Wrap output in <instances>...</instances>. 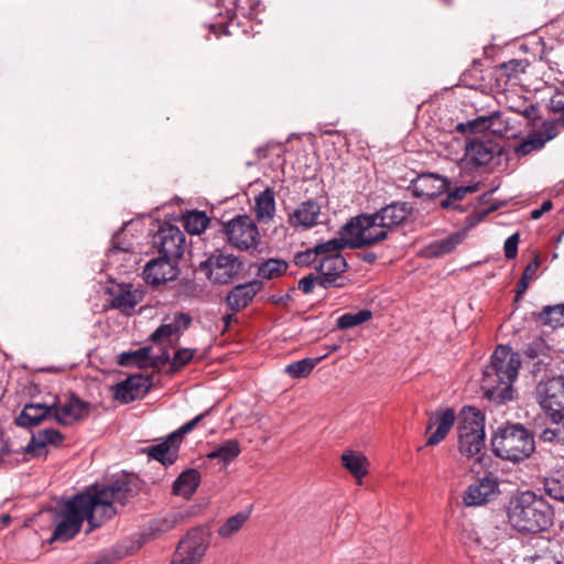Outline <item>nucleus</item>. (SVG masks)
I'll use <instances>...</instances> for the list:
<instances>
[{
    "label": "nucleus",
    "mask_w": 564,
    "mask_h": 564,
    "mask_svg": "<svg viewBox=\"0 0 564 564\" xmlns=\"http://www.w3.org/2000/svg\"><path fill=\"white\" fill-rule=\"evenodd\" d=\"M520 366V354L508 345H499L482 371L484 398L496 405L511 401L514 392L512 383L518 378Z\"/></svg>",
    "instance_id": "obj_1"
},
{
    "label": "nucleus",
    "mask_w": 564,
    "mask_h": 564,
    "mask_svg": "<svg viewBox=\"0 0 564 564\" xmlns=\"http://www.w3.org/2000/svg\"><path fill=\"white\" fill-rule=\"evenodd\" d=\"M142 487L143 481L137 474L120 471L111 475L107 482H95L85 487L83 491L107 523L118 513L116 503L127 506L140 494Z\"/></svg>",
    "instance_id": "obj_2"
},
{
    "label": "nucleus",
    "mask_w": 564,
    "mask_h": 564,
    "mask_svg": "<svg viewBox=\"0 0 564 564\" xmlns=\"http://www.w3.org/2000/svg\"><path fill=\"white\" fill-rule=\"evenodd\" d=\"M507 517L517 532L533 535L545 532L553 525L554 509L544 497L527 490L511 497Z\"/></svg>",
    "instance_id": "obj_3"
},
{
    "label": "nucleus",
    "mask_w": 564,
    "mask_h": 564,
    "mask_svg": "<svg viewBox=\"0 0 564 564\" xmlns=\"http://www.w3.org/2000/svg\"><path fill=\"white\" fill-rule=\"evenodd\" d=\"M54 521L56 525L50 542L70 541L80 532L85 521L88 523L87 534L105 524L84 491L63 500L54 514Z\"/></svg>",
    "instance_id": "obj_4"
},
{
    "label": "nucleus",
    "mask_w": 564,
    "mask_h": 564,
    "mask_svg": "<svg viewBox=\"0 0 564 564\" xmlns=\"http://www.w3.org/2000/svg\"><path fill=\"white\" fill-rule=\"evenodd\" d=\"M491 449L503 460L522 462L535 451L534 433L521 423L506 422L492 433Z\"/></svg>",
    "instance_id": "obj_5"
},
{
    "label": "nucleus",
    "mask_w": 564,
    "mask_h": 564,
    "mask_svg": "<svg viewBox=\"0 0 564 564\" xmlns=\"http://www.w3.org/2000/svg\"><path fill=\"white\" fill-rule=\"evenodd\" d=\"M198 269L214 284L225 285L245 278L246 264L238 256L216 250L199 263Z\"/></svg>",
    "instance_id": "obj_6"
},
{
    "label": "nucleus",
    "mask_w": 564,
    "mask_h": 564,
    "mask_svg": "<svg viewBox=\"0 0 564 564\" xmlns=\"http://www.w3.org/2000/svg\"><path fill=\"white\" fill-rule=\"evenodd\" d=\"M367 217H371V214L351 217L338 231L341 236H351V249L371 248L387 240L391 234L387 228L379 227L378 219L369 225Z\"/></svg>",
    "instance_id": "obj_7"
},
{
    "label": "nucleus",
    "mask_w": 564,
    "mask_h": 564,
    "mask_svg": "<svg viewBox=\"0 0 564 564\" xmlns=\"http://www.w3.org/2000/svg\"><path fill=\"white\" fill-rule=\"evenodd\" d=\"M223 231L230 246L241 251L257 250L261 236L257 224L249 215H238L223 224Z\"/></svg>",
    "instance_id": "obj_8"
},
{
    "label": "nucleus",
    "mask_w": 564,
    "mask_h": 564,
    "mask_svg": "<svg viewBox=\"0 0 564 564\" xmlns=\"http://www.w3.org/2000/svg\"><path fill=\"white\" fill-rule=\"evenodd\" d=\"M534 399L543 413L562 417L564 413V375L541 379L534 389Z\"/></svg>",
    "instance_id": "obj_9"
},
{
    "label": "nucleus",
    "mask_w": 564,
    "mask_h": 564,
    "mask_svg": "<svg viewBox=\"0 0 564 564\" xmlns=\"http://www.w3.org/2000/svg\"><path fill=\"white\" fill-rule=\"evenodd\" d=\"M209 545V533L194 528L178 542L171 564H199Z\"/></svg>",
    "instance_id": "obj_10"
},
{
    "label": "nucleus",
    "mask_w": 564,
    "mask_h": 564,
    "mask_svg": "<svg viewBox=\"0 0 564 564\" xmlns=\"http://www.w3.org/2000/svg\"><path fill=\"white\" fill-rule=\"evenodd\" d=\"M185 235L169 221H156V230L152 235L151 245L160 256L180 260L185 251Z\"/></svg>",
    "instance_id": "obj_11"
},
{
    "label": "nucleus",
    "mask_w": 564,
    "mask_h": 564,
    "mask_svg": "<svg viewBox=\"0 0 564 564\" xmlns=\"http://www.w3.org/2000/svg\"><path fill=\"white\" fill-rule=\"evenodd\" d=\"M413 210L411 203L394 200L371 213V217H367V219L369 225L375 224V220L378 219L379 227L387 228L392 234L406 224Z\"/></svg>",
    "instance_id": "obj_12"
},
{
    "label": "nucleus",
    "mask_w": 564,
    "mask_h": 564,
    "mask_svg": "<svg viewBox=\"0 0 564 564\" xmlns=\"http://www.w3.org/2000/svg\"><path fill=\"white\" fill-rule=\"evenodd\" d=\"M499 492L497 476L487 471L467 487L464 491L463 501L467 507H478L494 500Z\"/></svg>",
    "instance_id": "obj_13"
},
{
    "label": "nucleus",
    "mask_w": 564,
    "mask_h": 564,
    "mask_svg": "<svg viewBox=\"0 0 564 564\" xmlns=\"http://www.w3.org/2000/svg\"><path fill=\"white\" fill-rule=\"evenodd\" d=\"M466 156L475 167L488 165L496 156L507 154L503 145L498 143L492 137L484 135L475 138L466 144Z\"/></svg>",
    "instance_id": "obj_14"
},
{
    "label": "nucleus",
    "mask_w": 564,
    "mask_h": 564,
    "mask_svg": "<svg viewBox=\"0 0 564 564\" xmlns=\"http://www.w3.org/2000/svg\"><path fill=\"white\" fill-rule=\"evenodd\" d=\"M152 387V375H131L113 386V398L122 404H129L144 398Z\"/></svg>",
    "instance_id": "obj_15"
},
{
    "label": "nucleus",
    "mask_w": 564,
    "mask_h": 564,
    "mask_svg": "<svg viewBox=\"0 0 564 564\" xmlns=\"http://www.w3.org/2000/svg\"><path fill=\"white\" fill-rule=\"evenodd\" d=\"M52 405L54 406L53 417L63 426L86 420L91 410V404L80 399L74 392L67 397L64 403L59 404L58 402H54Z\"/></svg>",
    "instance_id": "obj_16"
},
{
    "label": "nucleus",
    "mask_w": 564,
    "mask_h": 564,
    "mask_svg": "<svg viewBox=\"0 0 564 564\" xmlns=\"http://www.w3.org/2000/svg\"><path fill=\"white\" fill-rule=\"evenodd\" d=\"M451 182L447 177L434 173L417 175L409 184L408 189L417 198L431 200L449 189Z\"/></svg>",
    "instance_id": "obj_17"
},
{
    "label": "nucleus",
    "mask_w": 564,
    "mask_h": 564,
    "mask_svg": "<svg viewBox=\"0 0 564 564\" xmlns=\"http://www.w3.org/2000/svg\"><path fill=\"white\" fill-rule=\"evenodd\" d=\"M180 273L178 260L166 256L150 260L144 268L143 275L148 284L159 286L173 281Z\"/></svg>",
    "instance_id": "obj_18"
},
{
    "label": "nucleus",
    "mask_w": 564,
    "mask_h": 564,
    "mask_svg": "<svg viewBox=\"0 0 564 564\" xmlns=\"http://www.w3.org/2000/svg\"><path fill=\"white\" fill-rule=\"evenodd\" d=\"M108 293L112 296L109 307L120 311L126 316H131L135 306L144 297V292L135 289L131 283L117 284L108 289Z\"/></svg>",
    "instance_id": "obj_19"
},
{
    "label": "nucleus",
    "mask_w": 564,
    "mask_h": 564,
    "mask_svg": "<svg viewBox=\"0 0 564 564\" xmlns=\"http://www.w3.org/2000/svg\"><path fill=\"white\" fill-rule=\"evenodd\" d=\"M263 289L261 280H251L231 288L225 297L229 312H240L249 306L256 295Z\"/></svg>",
    "instance_id": "obj_20"
},
{
    "label": "nucleus",
    "mask_w": 564,
    "mask_h": 564,
    "mask_svg": "<svg viewBox=\"0 0 564 564\" xmlns=\"http://www.w3.org/2000/svg\"><path fill=\"white\" fill-rule=\"evenodd\" d=\"M456 419L458 420V415H456V412L453 408H447L444 411H436L430 417L426 433H429L434 425H437V427L427 437L426 446H434L441 443L454 426Z\"/></svg>",
    "instance_id": "obj_21"
},
{
    "label": "nucleus",
    "mask_w": 564,
    "mask_h": 564,
    "mask_svg": "<svg viewBox=\"0 0 564 564\" xmlns=\"http://www.w3.org/2000/svg\"><path fill=\"white\" fill-rule=\"evenodd\" d=\"M321 214V205L315 199H307L297 205V207L289 214V224L293 228H313L318 224Z\"/></svg>",
    "instance_id": "obj_22"
},
{
    "label": "nucleus",
    "mask_w": 564,
    "mask_h": 564,
    "mask_svg": "<svg viewBox=\"0 0 564 564\" xmlns=\"http://www.w3.org/2000/svg\"><path fill=\"white\" fill-rule=\"evenodd\" d=\"M54 406L44 403H28L14 419V424L24 429L39 426L45 420L53 417Z\"/></svg>",
    "instance_id": "obj_23"
},
{
    "label": "nucleus",
    "mask_w": 564,
    "mask_h": 564,
    "mask_svg": "<svg viewBox=\"0 0 564 564\" xmlns=\"http://www.w3.org/2000/svg\"><path fill=\"white\" fill-rule=\"evenodd\" d=\"M458 435L485 433V414L473 405H464L458 413Z\"/></svg>",
    "instance_id": "obj_24"
},
{
    "label": "nucleus",
    "mask_w": 564,
    "mask_h": 564,
    "mask_svg": "<svg viewBox=\"0 0 564 564\" xmlns=\"http://www.w3.org/2000/svg\"><path fill=\"white\" fill-rule=\"evenodd\" d=\"M200 473L195 468H188L182 471L174 480L172 494L189 499L197 490L200 484Z\"/></svg>",
    "instance_id": "obj_25"
},
{
    "label": "nucleus",
    "mask_w": 564,
    "mask_h": 564,
    "mask_svg": "<svg viewBox=\"0 0 564 564\" xmlns=\"http://www.w3.org/2000/svg\"><path fill=\"white\" fill-rule=\"evenodd\" d=\"M530 319L553 329L564 326V303L545 305L540 312H532Z\"/></svg>",
    "instance_id": "obj_26"
},
{
    "label": "nucleus",
    "mask_w": 564,
    "mask_h": 564,
    "mask_svg": "<svg viewBox=\"0 0 564 564\" xmlns=\"http://www.w3.org/2000/svg\"><path fill=\"white\" fill-rule=\"evenodd\" d=\"M545 426L539 433V440L543 443L563 444L564 443V413L562 417L552 413H544Z\"/></svg>",
    "instance_id": "obj_27"
},
{
    "label": "nucleus",
    "mask_w": 564,
    "mask_h": 564,
    "mask_svg": "<svg viewBox=\"0 0 564 564\" xmlns=\"http://www.w3.org/2000/svg\"><path fill=\"white\" fill-rule=\"evenodd\" d=\"M348 270V263L343 254H328L318 258L315 271L321 278H332L345 273Z\"/></svg>",
    "instance_id": "obj_28"
},
{
    "label": "nucleus",
    "mask_w": 564,
    "mask_h": 564,
    "mask_svg": "<svg viewBox=\"0 0 564 564\" xmlns=\"http://www.w3.org/2000/svg\"><path fill=\"white\" fill-rule=\"evenodd\" d=\"M254 213L258 221H270L275 213L274 191L267 187L256 197Z\"/></svg>",
    "instance_id": "obj_29"
},
{
    "label": "nucleus",
    "mask_w": 564,
    "mask_h": 564,
    "mask_svg": "<svg viewBox=\"0 0 564 564\" xmlns=\"http://www.w3.org/2000/svg\"><path fill=\"white\" fill-rule=\"evenodd\" d=\"M542 485L550 498L564 503V467L551 470L544 477Z\"/></svg>",
    "instance_id": "obj_30"
},
{
    "label": "nucleus",
    "mask_w": 564,
    "mask_h": 564,
    "mask_svg": "<svg viewBox=\"0 0 564 564\" xmlns=\"http://www.w3.org/2000/svg\"><path fill=\"white\" fill-rule=\"evenodd\" d=\"M485 433H463L458 435V451L459 453L471 458L481 453L485 448Z\"/></svg>",
    "instance_id": "obj_31"
},
{
    "label": "nucleus",
    "mask_w": 564,
    "mask_h": 564,
    "mask_svg": "<svg viewBox=\"0 0 564 564\" xmlns=\"http://www.w3.org/2000/svg\"><path fill=\"white\" fill-rule=\"evenodd\" d=\"M343 466L356 478L358 482H361V478L368 474L367 457L358 452L348 451L341 455Z\"/></svg>",
    "instance_id": "obj_32"
},
{
    "label": "nucleus",
    "mask_w": 564,
    "mask_h": 564,
    "mask_svg": "<svg viewBox=\"0 0 564 564\" xmlns=\"http://www.w3.org/2000/svg\"><path fill=\"white\" fill-rule=\"evenodd\" d=\"M530 62L527 58H512L496 66L497 80L505 79V83L519 78L523 74Z\"/></svg>",
    "instance_id": "obj_33"
},
{
    "label": "nucleus",
    "mask_w": 564,
    "mask_h": 564,
    "mask_svg": "<svg viewBox=\"0 0 564 564\" xmlns=\"http://www.w3.org/2000/svg\"><path fill=\"white\" fill-rule=\"evenodd\" d=\"M143 453L161 463L164 467L172 466L178 458L175 449H172L163 438H161V443L143 448Z\"/></svg>",
    "instance_id": "obj_34"
},
{
    "label": "nucleus",
    "mask_w": 564,
    "mask_h": 564,
    "mask_svg": "<svg viewBox=\"0 0 564 564\" xmlns=\"http://www.w3.org/2000/svg\"><path fill=\"white\" fill-rule=\"evenodd\" d=\"M151 346H143L137 350L123 351L119 355L118 365L122 367L137 366L140 369L149 367Z\"/></svg>",
    "instance_id": "obj_35"
},
{
    "label": "nucleus",
    "mask_w": 564,
    "mask_h": 564,
    "mask_svg": "<svg viewBox=\"0 0 564 564\" xmlns=\"http://www.w3.org/2000/svg\"><path fill=\"white\" fill-rule=\"evenodd\" d=\"M241 453L240 444L237 440H227L220 445L216 446L214 451L207 454L209 459H219L225 465L231 463Z\"/></svg>",
    "instance_id": "obj_36"
},
{
    "label": "nucleus",
    "mask_w": 564,
    "mask_h": 564,
    "mask_svg": "<svg viewBox=\"0 0 564 564\" xmlns=\"http://www.w3.org/2000/svg\"><path fill=\"white\" fill-rule=\"evenodd\" d=\"M182 221L185 230L189 235H200L207 228L210 219L205 212L187 210L182 216Z\"/></svg>",
    "instance_id": "obj_37"
},
{
    "label": "nucleus",
    "mask_w": 564,
    "mask_h": 564,
    "mask_svg": "<svg viewBox=\"0 0 564 564\" xmlns=\"http://www.w3.org/2000/svg\"><path fill=\"white\" fill-rule=\"evenodd\" d=\"M463 241V235L452 234L444 239L435 240L426 248L431 257H441L451 253Z\"/></svg>",
    "instance_id": "obj_38"
},
{
    "label": "nucleus",
    "mask_w": 564,
    "mask_h": 564,
    "mask_svg": "<svg viewBox=\"0 0 564 564\" xmlns=\"http://www.w3.org/2000/svg\"><path fill=\"white\" fill-rule=\"evenodd\" d=\"M333 238L324 242L316 243L315 253L322 258L328 254H341L340 251L348 247L351 249V236H341Z\"/></svg>",
    "instance_id": "obj_39"
},
{
    "label": "nucleus",
    "mask_w": 564,
    "mask_h": 564,
    "mask_svg": "<svg viewBox=\"0 0 564 564\" xmlns=\"http://www.w3.org/2000/svg\"><path fill=\"white\" fill-rule=\"evenodd\" d=\"M289 268V263L282 259L270 258L258 265L257 275L261 279H275L283 275Z\"/></svg>",
    "instance_id": "obj_40"
},
{
    "label": "nucleus",
    "mask_w": 564,
    "mask_h": 564,
    "mask_svg": "<svg viewBox=\"0 0 564 564\" xmlns=\"http://www.w3.org/2000/svg\"><path fill=\"white\" fill-rule=\"evenodd\" d=\"M323 358L324 357L303 358L299 361L291 362L285 367V372L294 379L306 378Z\"/></svg>",
    "instance_id": "obj_41"
},
{
    "label": "nucleus",
    "mask_w": 564,
    "mask_h": 564,
    "mask_svg": "<svg viewBox=\"0 0 564 564\" xmlns=\"http://www.w3.org/2000/svg\"><path fill=\"white\" fill-rule=\"evenodd\" d=\"M250 511H240L229 517L218 529L217 533L220 538L227 539L237 533L245 522L249 519Z\"/></svg>",
    "instance_id": "obj_42"
},
{
    "label": "nucleus",
    "mask_w": 564,
    "mask_h": 564,
    "mask_svg": "<svg viewBox=\"0 0 564 564\" xmlns=\"http://www.w3.org/2000/svg\"><path fill=\"white\" fill-rule=\"evenodd\" d=\"M491 119L487 116H479L473 120L466 122H459L455 127V131L467 134V133H481L490 129Z\"/></svg>",
    "instance_id": "obj_43"
},
{
    "label": "nucleus",
    "mask_w": 564,
    "mask_h": 564,
    "mask_svg": "<svg viewBox=\"0 0 564 564\" xmlns=\"http://www.w3.org/2000/svg\"><path fill=\"white\" fill-rule=\"evenodd\" d=\"M372 317L370 310H360L356 313H345L337 318V327L339 329H348L356 327Z\"/></svg>",
    "instance_id": "obj_44"
},
{
    "label": "nucleus",
    "mask_w": 564,
    "mask_h": 564,
    "mask_svg": "<svg viewBox=\"0 0 564 564\" xmlns=\"http://www.w3.org/2000/svg\"><path fill=\"white\" fill-rule=\"evenodd\" d=\"M540 263V256L536 253L533 259L525 265L521 278L517 283L518 297H522V295L527 292L530 281L534 278Z\"/></svg>",
    "instance_id": "obj_45"
},
{
    "label": "nucleus",
    "mask_w": 564,
    "mask_h": 564,
    "mask_svg": "<svg viewBox=\"0 0 564 564\" xmlns=\"http://www.w3.org/2000/svg\"><path fill=\"white\" fill-rule=\"evenodd\" d=\"M556 135V127L547 124L543 131L532 132L525 139L529 147L534 150H540L544 144Z\"/></svg>",
    "instance_id": "obj_46"
},
{
    "label": "nucleus",
    "mask_w": 564,
    "mask_h": 564,
    "mask_svg": "<svg viewBox=\"0 0 564 564\" xmlns=\"http://www.w3.org/2000/svg\"><path fill=\"white\" fill-rule=\"evenodd\" d=\"M195 348H180L174 352L171 360V367L167 373H176L188 365L195 357Z\"/></svg>",
    "instance_id": "obj_47"
},
{
    "label": "nucleus",
    "mask_w": 564,
    "mask_h": 564,
    "mask_svg": "<svg viewBox=\"0 0 564 564\" xmlns=\"http://www.w3.org/2000/svg\"><path fill=\"white\" fill-rule=\"evenodd\" d=\"M547 350H549V346L545 343V340L541 337H538L524 347L523 355H524V357L533 360L541 356L549 357Z\"/></svg>",
    "instance_id": "obj_48"
},
{
    "label": "nucleus",
    "mask_w": 564,
    "mask_h": 564,
    "mask_svg": "<svg viewBox=\"0 0 564 564\" xmlns=\"http://www.w3.org/2000/svg\"><path fill=\"white\" fill-rule=\"evenodd\" d=\"M509 110L522 115L528 120H535L538 118V108L535 105L528 102L527 99L519 98L517 104L508 106Z\"/></svg>",
    "instance_id": "obj_49"
},
{
    "label": "nucleus",
    "mask_w": 564,
    "mask_h": 564,
    "mask_svg": "<svg viewBox=\"0 0 564 564\" xmlns=\"http://www.w3.org/2000/svg\"><path fill=\"white\" fill-rule=\"evenodd\" d=\"M315 285L325 289V285H327V279L321 278L318 274L310 273L299 281L297 288L304 294H310L313 292Z\"/></svg>",
    "instance_id": "obj_50"
},
{
    "label": "nucleus",
    "mask_w": 564,
    "mask_h": 564,
    "mask_svg": "<svg viewBox=\"0 0 564 564\" xmlns=\"http://www.w3.org/2000/svg\"><path fill=\"white\" fill-rule=\"evenodd\" d=\"M40 444L45 447L46 445L61 446L65 440L64 434L55 429H45L39 432Z\"/></svg>",
    "instance_id": "obj_51"
},
{
    "label": "nucleus",
    "mask_w": 564,
    "mask_h": 564,
    "mask_svg": "<svg viewBox=\"0 0 564 564\" xmlns=\"http://www.w3.org/2000/svg\"><path fill=\"white\" fill-rule=\"evenodd\" d=\"M192 324V316L188 313L178 312L174 315L173 322L166 324L172 328V335L182 334L187 330Z\"/></svg>",
    "instance_id": "obj_52"
},
{
    "label": "nucleus",
    "mask_w": 564,
    "mask_h": 564,
    "mask_svg": "<svg viewBox=\"0 0 564 564\" xmlns=\"http://www.w3.org/2000/svg\"><path fill=\"white\" fill-rule=\"evenodd\" d=\"M318 256L315 253V247L307 248L304 251H299L295 253L293 262L299 267H310L312 264L318 263Z\"/></svg>",
    "instance_id": "obj_53"
},
{
    "label": "nucleus",
    "mask_w": 564,
    "mask_h": 564,
    "mask_svg": "<svg viewBox=\"0 0 564 564\" xmlns=\"http://www.w3.org/2000/svg\"><path fill=\"white\" fill-rule=\"evenodd\" d=\"M43 448L40 444V437L39 435L35 436L34 434L31 436L29 443L25 446L20 447L19 449H14V453L20 454H29L32 457H39L42 455L40 449Z\"/></svg>",
    "instance_id": "obj_54"
},
{
    "label": "nucleus",
    "mask_w": 564,
    "mask_h": 564,
    "mask_svg": "<svg viewBox=\"0 0 564 564\" xmlns=\"http://www.w3.org/2000/svg\"><path fill=\"white\" fill-rule=\"evenodd\" d=\"M43 448L40 444V437L39 435L35 436L34 434L31 436L29 443L25 446L20 447L19 449H14V453L20 454H29L32 457H39L42 455L40 449Z\"/></svg>",
    "instance_id": "obj_55"
},
{
    "label": "nucleus",
    "mask_w": 564,
    "mask_h": 564,
    "mask_svg": "<svg viewBox=\"0 0 564 564\" xmlns=\"http://www.w3.org/2000/svg\"><path fill=\"white\" fill-rule=\"evenodd\" d=\"M43 448L40 444V437L39 435L35 436L34 434L31 436L29 443L25 446L20 447L19 449H14V453L20 454H29L32 457H39L42 455L40 449Z\"/></svg>",
    "instance_id": "obj_56"
},
{
    "label": "nucleus",
    "mask_w": 564,
    "mask_h": 564,
    "mask_svg": "<svg viewBox=\"0 0 564 564\" xmlns=\"http://www.w3.org/2000/svg\"><path fill=\"white\" fill-rule=\"evenodd\" d=\"M520 241V234L514 232L507 238L503 245L505 257L508 260H512L518 256V245Z\"/></svg>",
    "instance_id": "obj_57"
},
{
    "label": "nucleus",
    "mask_w": 564,
    "mask_h": 564,
    "mask_svg": "<svg viewBox=\"0 0 564 564\" xmlns=\"http://www.w3.org/2000/svg\"><path fill=\"white\" fill-rule=\"evenodd\" d=\"M550 109L553 112L561 113V117L558 118V120L562 123V118H564V93L563 91H557L551 97Z\"/></svg>",
    "instance_id": "obj_58"
},
{
    "label": "nucleus",
    "mask_w": 564,
    "mask_h": 564,
    "mask_svg": "<svg viewBox=\"0 0 564 564\" xmlns=\"http://www.w3.org/2000/svg\"><path fill=\"white\" fill-rule=\"evenodd\" d=\"M172 336V328L166 324L160 325L149 337V340L152 343H160L163 339L170 338Z\"/></svg>",
    "instance_id": "obj_59"
},
{
    "label": "nucleus",
    "mask_w": 564,
    "mask_h": 564,
    "mask_svg": "<svg viewBox=\"0 0 564 564\" xmlns=\"http://www.w3.org/2000/svg\"><path fill=\"white\" fill-rule=\"evenodd\" d=\"M326 279H327V285H325V290H329L333 288L343 289L351 283V280L348 276L344 275V273L334 275L330 279L329 278H326Z\"/></svg>",
    "instance_id": "obj_60"
},
{
    "label": "nucleus",
    "mask_w": 564,
    "mask_h": 564,
    "mask_svg": "<svg viewBox=\"0 0 564 564\" xmlns=\"http://www.w3.org/2000/svg\"><path fill=\"white\" fill-rule=\"evenodd\" d=\"M171 360H172V358L170 357L169 350L166 348H163L160 355H158L155 357L150 356L149 367L161 368V367L165 366L166 364L171 365Z\"/></svg>",
    "instance_id": "obj_61"
},
{
    "label": "nucleus",
    "mask_w": 564,
    "mask_h": 564,
    "mask_svg": "<svg viewBox=\"0 0 564 564\" xmlns=\"http://www.w3.org/2000/svg\"><path fill=\"white\" fill-rule=\"evenodd\" d=\"M209 410H206L205 412L196 415L194 419L189 420L185 424H183L181 427H178L180 433H182L184 436L188 433H191L199 422L203 421L204 417H206L209 414Z\"/></svg>",
    "instance_id": "obj_62"
},
{
    "label": "nucleus",
    "mask_w": 564,
    "mask_h": 564,
    "mask_svg": "<svg viewBox=\"0 0 564 564\" xmlns=\"http://www.w3.org/2000/svg\"><path fill=\"white\" fill-rule=\"evenodd\" d=\"M184 435L180 433V430H175L174 432L170 433L163 440L171 446L172 449H175V453L178 454L181 444L183 442Z\"/></svg>",
    "instance_id": "obj_63"
},
{
    "label": "nucleus",
    "mask_w": 564,
    "mask_h": 564,
    "mask_svg": "<svg viewBox=\"0 0 564 564\" xmlns=\"http://www.w3.org/2000/svg\"><path fill=\"white\" fill-rule=\"evenodd\" d=\"M532 564H562V563L551 553H544L541 555H535L532 558Z\"/></svg>",
    "instance_id": "obj_64"
}]
</instances>
